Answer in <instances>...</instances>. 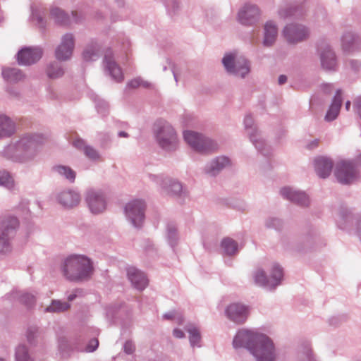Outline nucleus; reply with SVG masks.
Returning <instances> with one entry per match:
<instances>
[{
    "label": "nucleus",
    "mask_w": 361,
    "mask_h": 361,
    "mask_svg": "<svg viewBox=\"0 0 361 361\" xmlns=\"http://www.w3.org/2000/svg\"><path fill=\"white\" fill-rule=\"evenodd\" d=\"M357 161L359 162L360 164H361V154L358 157Z\"/></svg>",
    "instance_id": "6e6d98bb"
},
{
    "label": "nucleus",
    "mask_w": 361,
    "mask_h": 361,
    "mask_svg": "<svg viewBox=\"0 0 361 361\" xmlns=\"http://www.w3.org/2000/svg\"><path fill=\"white\" fill-rule=\"evenodd\" d=\"M112 52L107 50L104 55V66L108 70L111 77L118 82L123 80V74L119 66L111 59Z\"/></svg>",
    "instance_id": "2eb2a0df"
},
{
    "label": "nucleus",
    "mask_w": 361,
    "mask_h": 361,
    "mask_svg": "<svg viewBox=\"0 0 361 361\" xmlns=\"http://www.w3.org/2000/svg\"><path fill=\"white\" fill-rule=\"evenodd\" d=\"M18 225V221L15 217L9 216L2 221L0 228V252L10 250L9 240L13 236Z\"/></svg>",
    "instance_id": "20e7f679"
},
{
    "label": "nucleus",
    "mask_w": 361,
    "mask_h": 361,
    "mask_svg": "<svg viewBox=\"0 0 361 361\" xmlns=\"http://www.w3.org/2000/svg\"><path fill=\"white\" fill-rule=\"evenodd\" d=\"M221 247L226 255H231L236 252L238 245L233 239L225 238L221 242Z\"/></svg>",
    "instance_id": "cd10ccee"
},
{
    "label": "nucleus",
    "mask_w": 361,
    "mask_h": 361,
    "mask_svg": "<svg viewBox=\"0 0 361 361\" xmlns=\"http://www.w3.org/2000/svg\"><path fill=\"white\" fill-rule=\"evenodd\" d=\"M259 338L250 353L257 361H274L276 355L272 341L265 335Z\"/></svg>",
    "instance_id": "7ed1b4c3"
},
{
    "label": "nucleus",
    "mask_w": 361,
    "mask_h": 361,
    "mask_svg": "<svg viewBox=\"0 0 361 361\" xmlns=\"http://www.w3.org/2000/svg\"><path fill=\"white\" fill-rule=\"evenodd\" d=\"M282 278L283 270L281 267L279 265L274 264L272 266L271 271V286L275 287L277 286Z\"/></svg>",
    "instance_id": "c85d7f7f"
},
{
    "label": "nucleus",
    "mask_w": 361,
    "mask_h": 361,
    "mask_svg": "<svg viewBox=\"0 0 361 361\" xmlns=\"http://www.w3.org/2000/svg\"><path fill=\"white\" fill-rule=\"evenodd\" d=\"M245 123L246 127H248V126L251 127V125L252 123V118H250L249 116L246 117L245 119Z\"/></svg>",
    "instance_id": "8fccbe9b"
},
{
    "label": "nucleus",
    "mask_w": 361,
    "mask_h": 361,
    "mask_svg": "<svg viewBox=\"0 0 361 361\" xmlns=\"http://www.w3.org/2000/svg\"><path fill=\"white\" fill-rule=\"evenodd\" d=\"M255 281L261 286H271V279L267 277L265 272L262 269H258L255 274Z\"/></svg>",
    "instance_id": "473e14b6"
},
{
    "label": "nucleus",
    "mask_w": 361,
    "mask_h": 361,
    "mask_svg": "<svg viewBox=\"0 0 361 361\" xmlns=\"http://www.w3.org/2000/svg\"><path fill=\"white\" fill-rule=\"evenodd\" d=\"M54 169L60 175L63 176L67 180L73 182L75 178V172L68 166H57Z\"/></svg>",
    "instance_id": "c756f323"
},
{
    "label": "nucleus",
    "mask_w": 361,
    "mask_h": 361,
    "mask_svg": "<svg viewBox=\"0 0 361 361\" xmlns=\"http://www.w3.org/2000/svg\"><path fill=\"white\" fill-rule=\"evenodd\" d=\"M259 15V11L255 6H245L240 11L238 20L242 24H252L257 19Z\"/></svg>",
    "instance_id": "f3484780"
},
{
    "label": "nucleus",
    "mask_w": 361,
    "mask_h": 361,
    "mask_svg": "<svg viewBox=\"0 0 361 361\" xmlns=\"http://www.w3.org/2000/svg\"><path fill=\"white\" fill-rule=\"evenodd\" d=\"M183 137L185 142L195 150L201 153H209L216 149V144L210 139L205 138L197 133L185 131Z\"/></svg>",
    "instance_id": "f03ea898"
},
{
    "label": "nucleus",
    "mask_w": 361,
    "mask_h": 361,
    "mask_svg": "<svg viewBox=\"0 0 361 361\" xmlns=\"http://www.w3.org/2000/svg\"><path fill=\"white\" fill-rule=\"evenodd\" d=\"M318 143H319V141L317 140H315L312 142V144H310L309 146H308V148L309 149H312V147H317L318 145Z\"/></svg>",
    "instance_id": "3c124183"
},
{
    "label": "nucleus",
    "mask_w": 361,
    "mask_h": 361,
    "mask_svg": "<svg viewBox=\"0 0 361 361\" xmlns=\"http://www.w3.org/2000/svg\"><path fill=\"white\" fill-rule=\"evenodd\" d=\"M335 175L338 180L343 184L350 183L357 177L353 163L347 161H341L337 164Z\"/></svg>",
    "instance_id": "1a4fd4ad"
},
{
    "label": "nucleus",
    "mask_w": 361,
    "mask_h": 361,
    "mask_svg": "<svg viewBox=\"0 0 361 361\" xmlns=\"http://www.w3.org/2000/svg\"><path fill=\"white\" fill-rule=\"evenodd\" d=\"M286 80H287V77L284 75H281L279 78V83L280 85L285 83L286 82Z\"/></svg>",
    "instance_id": "09e8293b"
},
{
    "label": "nucleus",
    "mask_w": 361,
    "mask_h": 361,
    "mask_svg": "<svg viewBox=\"0 0 361 361\" xmlns=\"http://www.w3.org/2000/svg\"><path fill=\"white\" fill-rule=\"evenodd\" d=\"M0 185H4L8 188H13L14 185L13 180L7 171H0Z\"/></svg>",
    "instance_id": "72a5a7b5"
},
{
    "label": "nucleus",
    "mask_w": 361,
    "mask_h": 361,
    "mask_svg": "<svg viewBox=\"0 0 361 361\" xmlns=\"http://www.w3.org/2000/svg\"><path fill=\"white\" fill-rule=\"evenodd\" d=\"M99 345L97 339L94 338L90 341L89 344L86 347L87 352H92L97 349Z\"/></svg>",
    "instance_id": "a19ab883"
},
{
    "label": "nucleus",
    "mask_w": 361,
    "mask_h": 361,
    "mask_svg": "<svg viewBox=\"0 0 361 361\" xmlns=\"http://www.w3.org/2000/svg\"><path fill=\"white\" fill-rule=\"evenodd\" d=\"M355 105L357 112L361 118V97H358L355 101Z\"/></svg>",
    "instance_id": "49530a36"
},
{
    "label": "nucleus",
    "mask_w": 361,
    "mask_h": 361,
    "mask_svg": "<svg viewBox=\"0 0 361 361\" xmlns=\"http://www.w3.org/2000/svg\"><path fill=\"white\" fill-rule=\"evenodd\" d=\"M73 145L78 148V149H83L85 150V147H87L85 144V142L80 139L77 138L73 141Z\"/></svg>",
    "instance_id": "37998d69"
},
{
    "label": "nucleus",
    "mask_w": 361,
    "mask_h": 361,
    "mask_svg": "<svg viewBox=\"0 0 361 361\" xmlns=\"http://www.w3.org/2000/svg\"><path fill=\"white\" fill-rule=\"evenodd\" d=\"M64 276L69 281H80L87 279L93 268L90 260L83 255H71L63 264Z\"/></svg>",
    "instance_id": "f257e3e1"
},
{
    "label": "nucleus",
    "mask_w": 361,
    "mask_h": 361,
    "mask_svg": "<svg viewBox=\"0 0 361 361\" xmlns=\"http://www.w3.org/2000/svg\"><path fill=\"white\" fill-rule=\"evenodd\" d=\"M350 107V102L348 101V102L345 103V109H346V110H347V111H349Z\"/></svg>",
    "instance_id": "603ef678"
},
{
    "label": "nucleus",
    "mask_w": 361,
    "mask_h": 361,
    "mask_svg": "<svg viewBox=\"0 0 361 361\" xmlns=\"http://www.w3.org/2000/svg\"><path fill=\"white\" fill-rule=\"evenodd\" d=\"M61 204L67 207L76 206L80 202L79 195L72 191L63 192L59 197Z\"/></svg>",
    "instance_id": "aec40b11"
},
{
    "label": "nucleus",
    "mask_w": 361,
    "mask_h": 361,
    "mask_svg": "<svg viewBox=\"0 0 361 361\" xmlns=\"http://www.w3.org/2000/svg\"><path fill=\"white\" fill-rule=\"evenodd\" d=\"M2 75L8 82H18L24 78L23 73L14 68H4L2 70Z\"/></svg>",
    "instance_id": "5701e85b"
},
{
    "label": "nucleus",
    "mask_w": 361,
    "mask_h": 361,
    "mask_svg": "<svg viewBox=\"0 0 361 361\" xmlns=\"http://www.w3.org/2000/svg\"><path fill=\"white\" fill-rule=\"evenodd\" d=\"M173 334L176 338H182L185 336L184 332L178 329H175L173 331Z\"/></svg>",
    "instance_id": "a18cd8bd"
},
{
    "label": "nucleus",
    "mask_w": 361,
    "mask_h": 361,
    "mask_svg": "<svg viewBox=\"0 0 361 361\" xmlns=\"http://www.w3.org/2000/svg\"><path fill=\"white\" fill-rule=\"evenodd\" d=\"M135 349L133 344L130 341H127L124 345V350L128 354H131Z\"/></svg>",
    "instance_id": "c03bdc74"
},
{
    "label": "nucleus",
    "mask_w": 361,
    "mask_h": 361,
    "mask_svg": "<svg viewBox=\"0 0 361 361\" xmlns=\"http://www.w3.org/2000/svg\"><path fill=\"white\" fill-rule=\"evenodd\" d=\"M341 106V92L338 91L336 96L334 97V99L333 100V102L325 116L326 120L330 121L334 120L340 111V108Z\"/></svg>",
    "instance_id": "412c9836"
},
{
    "label": "nucleus",
    "mask_w": 361,
    "mask_h": 361,
    "mask_svg": "<svg viewBox=\"0 0 361 361\" xmlns=\"http://www.w3.org/2000/svg\"><path fill=\"white\" fill-rule=\"evenodd\" d=\"M47 73L48 76L50 78H57L63 75L64 71L61 67H58V66L51 64L47 70Z\"/></svg>",
    "instance_id": "f704fd0d"
},
{
    "label": "nucleus",
    "mask_w": 361,
    "mask_h": 361,
    "mask_svg": "<svg viewBox=\"0 0 361 361\" xmlns=\"http://www.w3.org/2000/svg\"><path fill=\"white\" fill-rule=\"evenodd\" d=\"M128 86L132 87V88H137L139 87H149V83L148 82L142 80L140 78H134L128 82Z\"/></svg>",
    "instance_id": "e433bc0d"
},
{
    "label": "nucleus",
    "mask_w": 361,
    "mask_h": 361,
    "mask_svg": "<svg viewBox=\"0 0 361 361\" xmlns=\"http://www.w3.org/2000/svg\"><path fill=\"white\" fill-rule=\"evenodd\" d=\"M21 300L23 302L30 305L34 303L35 298L33 295L26 293L22 296Z\"/></svg>",
    "instance_id": "79ce46f5"
},
{
    "label": "nucleus",
    "mask_w": 361,
    "mask_h": 361,
    "mask_svg": "<svg viewBox=\"0 0 361 361\" xmlns=\"http://www.w3.org/2000/svg\"><path fill=\"white\" fill-rule=\"evenodd\" d=\"M333 164L326 157H319L315 160V169L317 173L321 178H325L331 172Z\"/></svg>",
    "instance_id": "6ab92c4d"
},
{
    "label": "nucleus",
    "mask_w": 361,
    "mask_h": 361,
    "mask_svg": "<svg viewBox=\"0 0 361 361\" xmlns=\"http://www.w3.org/2000/svg\"><path fill=\"white\" fill-rule=\"evenodd\" d=\"M176 316V312H171L169 313H166L164 315V317L166 319H173Z\"/></svg>",
    "instance_id": "de8ad7c7"
},
{
    "label": "nucleus",
    "mask_w": 361,
    "mask_h": 361,
    "mask_svg": "<svg viewBox=\"0 0 361 361\" xmlns=\"http://www.w3.org/2000/svg\"><path fill=\"white\" fill-rule=\"evenodd\" d=\"M322 65L326 70H333L336 66L334 53L330 49L326 50L321 55Z\"/></svg>",
    "instance_id": "393cba45"
},
{
    "label": "nucleus",
    "mask_w": 361,
    "mask_h": 361,
    "mask_svg": "<svg viewBox=\"0 0 361 361\" xmlns=\"http://www.w3.org/2000/svg\"><path fill=\"white\" fill-rule=\"evenodd\" d=\"M74 49V38L72 35L63 36L60 45L56 49V57L58 60L66 61L71 56Z\"/></svg>",
    "instance_id": "9b49d317"
},
{
    "label": "nucleus",
    "mask_w": 361,
    "mask_h": 361,
    "mask_svg": "<svg viewBox=\"0 0 361 361\" xmlns=\"http://www.w3.org/2000/svg\"><path fill=\"white\" fill-rule=\"evenodd\" d=\"M157 139L159 145L165 149H171L176 145V134L166 122L161 123L157 132Z\"/></svg>",
    "instance_id": "423d86ee"
},
{
    "label": "nucleus",
    "mask_w": 361,
    "mask_h": 361,
    "mask_svg": "<svg viewBox=\"0 0 361 361\" xmlns=\"http://www.w3.org/2000/svg\"><path fill=\"white\" fill-rule=\"evenodd\" d=\"M283 35L288 43L295 44L305 39L309 32L304 26L290 24L285 27Z\"/></svg>",
    "instance_id": "9d476101"
},
{
    "label": "nucleus",
    "mask_w": 361,
    "mask_h": 361,
    "mask_svg": "<svg viewBox=\"0 0 361 361\" xmlns=\"http://www.w3.org/2000/svg\"><path fill=\"white\" fill-rule=\"evenodd\" d=\"M223 64L228 72L245 77L250 71L248 63L245 59H236L235 54H226L223 59Z\"/></svg>",
    "instance_id": "39448f33"
},
{
    "label": "nucleus",
    "mask_w": 361,
    "mask_h": 361,
    "mask_svg": "<svg viewBox=\"0 0 361 361\" xmlns=\"http://www.w3.org/2000/svg\"><path fill=\"white\" fill-rule=\"evenodd\" d=\"M277 37V28L271 22H267L264 26V44L266 46L271 45Z\"/></svg>",
    "instance_id": "4be33fe9"
},
{
    "label": "nucleus",
    "mask_w": 361,
    "mask_h": 361,
    "mask_svg": "<svg viewBox=\"0 0 361 361\" xmlns=\"http://www.w3.org/2000/svg\"><path fill=\"white\" fill-rule=\"evenodd\" d=\"M169 192H172L173 194H178L182 190L181 185L178 182H173L171 185L169 186V188L166 189Z\"/></svg>",
    "instance_id": "ea45409f"
},
{
    "label": "nucleus",
    "mask_w": 361,
    "mask_h": 361,
    "mask_svg": "<svg viewBox=\"0 0 361 361\" xmlns=\"http://www.w3.org/2000/svg\"><path fill=\"white\" fill-rule=\"evenodd\" d=\"M0 361H4V360L0 357Z\"/></svg>",
    "instance_id": "13d9d810"
},
{
    "label": "nucleus",
    "mask_w": 361,
    "mask_h": 361,
    "mask_svg": "<svg viewBox=\"0 0 361 361\" xmlns=\"http://www.w3.org/2000/svg\"><path fill=\"white\" fill-rule=\"evenodd\" d=\"M187 331L189 333L190 342L192 346L198 345L200 340V333L197 328L193 325H188L186 328Z\"/></svg>",
    "instance_id": "7c9ffc66"
},
{
    "label": "nucleus",
    "mask_w": 361,
    "mask_h": 361,
    "mask_svg": "<svg viewBox=\"0 0 361 361\" xmlns=\"http://www.w3.org/2000/svg\"><path fill=\"white\" fill-rule=\"evenodd\" d=\"M14 132V124L6 116H0V137L11 135Z\"/></svg>",
    "instance_id": "b1692460"
},
{
    "label": "nucleus",
    "mask_w": 361,
    "mask_h": 361,
    "mask_svg": "<svg viewBox=\"0 0 361 361\" xmlns=\"http://www.w3.org/2000/svg\"><path fill=\"white\" fill-rule=\"evenodd\" d=\"M16 361H32L27 355V351L24 345H20L16 350Z\"/></svg>",
    "instance_id": "c9c22d12"
},
{
    "label": "nucleus",
    "mask_w": 361,
    "mask_h": 361,
    "mask_svg": "<svg viewBox=\"0 0 361 361\" xmlns=\"http://www.w3.org/2000/svg\"><path fill=\"white\" fill-rule=\"evenodd\" d=\"M99 56V47L97 44L88 45L82 52V58L86 61H94Z\"/></svg>",
    "instance_id": "bb28decb"
},
{
    "label": "nucleus",
    "mask_w": 361,
    "mask_h": 361,
    "mask_svg": "<svg viewBox=\"0 0 361 361\" xmlns=\"http://www.w3.org/2000/svg\"><path fill=\"white\" fill-rule=\"evenodd\" d=\"M75 298V295H70L68 296V300H69V301H71V300H73Z\"/></svg>",
    "instance_id": "5fc2aeb1"
},
{
    "label": "nucleus",
    "mask_w": 361,
    "mask_h": 361,
    "mask_svg": "<svg viewBox=\"0 0 361 361\" xmlns=\"http://www.w3.org/2000/svg\"><path fill=\"white\" fill-rule=\"evenodd\" d=\"M51 16H53L59 23H65L66 20V15L63 11L58 8H53L51 12Z\"/></svg>",
    "instance_id": "4c0bfd02"
},
{
    "label": "nucleus",
    "mask_w": 361,
    "mask_h": 361,
    "mask_svg": "<svg viewBox=\"0 0 361 361\" xmlns=\"http://www.w3.org/2000/svg\"><path fill=\"white\" fill-rule=\"evenodd\" d=\"M87 202L92 213L102 212L106 208L105 200L102 194L98 192H89L87 195Z\"/></svg>",
    "instance_id": "4468645a"
},
{
    "label": "nucleus",
    "mask_w": 361,
    "mask_h": 361,
    "mask_svg": "<svg viewBox=\"0 0 361 361\" xmlns=\"http://www.w3.org/2000/svg\"><path fill=\"white\" fill-rule=\"evenodd\" d=\"M229 164V159L225 157H218L214 160L212 164L210 169L208 170V173L211 175H215L224 167Z\"/></svg>",
    "instance_id": "a878e982"
},
{
    "label": "nucleus",
    "mask_w": 361,
    "mask_h": 361,
    "mask_svg": "<svg viewBox=\"0 0 361 361\" xmlns=\"http://www.w3.org/2000/svg\"><path fill=\"white\" fill-rule=\"evenodd\" d=\"M128 277L133 286L138 289L143 290L148 284V280L144 273L135 267L128 269Z\"/></svg>",
    "instance_id": "dca6fc26"
},
{
    "label": "nucleus",
    "mask_w": 361,
    "mask_h": 361,
    "mask_svg": "<svg viewBox=\"0 0 361 361\" xmlns=\"http://www.w3.org/2000/svg\"><path fill=\"white\" fill-rule=\"evenodd\" d=\"M119 136L120 137H127L128 135L125 132L121 131V132L119 133Z\"/></svg>",
    "instance_id": "864d4df0"
},
{
    "label": "nucleus",
    "mask_w": 361,
    "mask_h": 361,
    "mask_svg": "<svg viewBox=\"0 0 361 361\" xmlns=\"http://www.w3.org/2000/svg\"><path fill=\"white\" fill-rule=\"evenodd\" d=\"M145 204L140 200H135L128 202L125 212L128 218L135 226H140L144 221Z\"/></svg>",
    "instance_id": "6e6552de"
},
{
    "label": "nucleus",
    "mask_w": 361,
    "mask_h": 361,
    "mask_svg": "<svg viewBox=\"0 0 361 361\" xmlns=\"http://www.w3.org/2000/svg\"><path fill=\"white\" fill-rule=\"evenodd\" d=\"M84 152L85 154L90 159L95 160L99 158L98 152L91 147H85Z\"/></svg>",
    "instance_id": "58836bf2"
},
{
    "label": "nucleus",
    "mask_w": 361,
    "mask_h": 361,
    "mask_svg": "<svg viewBox=\"0 0 361 361\" xmlns=\"http://www.w3.org/2000/svg\"><path fill=\"white\" fill-rule=\"evenodd\" d=\"M264 334L254 332L252 331L242 329L238 332L233 339V345L235 348L245 347L250 352L259 340L260 336Z\"/></svg>",
    "instance_id": "0eeeda50"
},
{
    "label": "nucleus",
    "mask_w": 361,
    "mask_h": 361,
    "mask_svg": "<svg viewBox=\"0 0 361 361\" xmlns=\"http://www.w3.org/2000/svg\"><path fill=\"white\" fill-rule=\"evenodd\" d=\"M72 14H73V16H75L77 14V12L76 11L72 12Z\"/></svg>",
    "instance_id": "4d7b16f0"
},
{
    "label": "nucleus",
    "mask_w": 361,
    "mask_h": 361,
    "mask_svg": "<svg viewBox=\"0 0 361 361\" xmlns=\"http://www.w3.org/2000/svg\"><path fill=\"white\" fill-rule=\"evenodd\" d=\"M227 316L235 323L244 322L248 315L247 308L240 303H233L226 310Z\"/></svg>",
    "instance_id": "ddd939ff"
},
{
    "label": "nucleus",
    "mask_w": 361,
    "mask_h": 361,
    "mask_svg": "<svg viewBox=\"0 0 361 361\" xmlns=\"http://www.w3.org/2000/svg\"><path fill=\"white\" fill-rule=\"evenodd\" d=\"M281 193L288 200L301 205H307L309 203L307 196L302 192L295 191L290 188H283L281 189Z\"/></svg>",
    "instance_id": "a211bd4d"
},
{
    "label": "nucleus",
    "mask_w": 361,
    "mask_h": 361,
    "mask_svg": "<svg viewBox=\"0 0 361 361\" xmlns=\"http://www.w3.org/2000/svg\"><path fill=\"white\" fill-rule=\"evenodd\" d=\"M42 56L39 48H24L18 53V61L21 65H30L39 60Z\"/></svg>",
    "instance_id": "f8f14e48"
},
{
    "label": "nucleus",
    "mask_w": 361,
    "mask_h": 361,
    "mask_svg": "<svg viewBox=\"0 0 361 361\" xmlns=\"http://www.w3.org/2000/svg\"><path fill=\"white\" fill-rule=\"evenodd\" d=\"M69 307L70 305L67 302L54 300L51 305L46 308V311L50 312H61L67 310Z\"/></svg>",
    "instance_id": "2f4dec72"
}]
</instances>
